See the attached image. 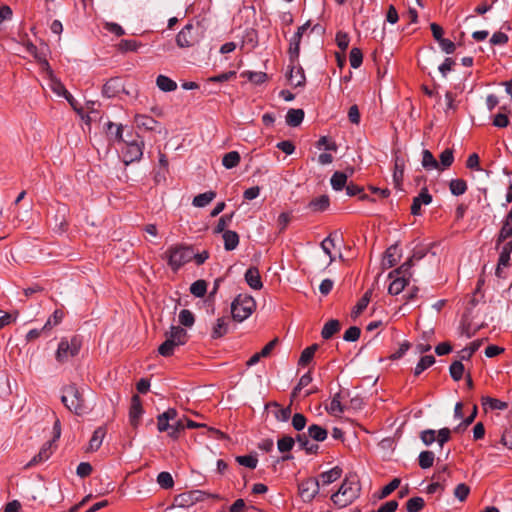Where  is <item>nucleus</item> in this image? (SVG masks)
<instances>
[{"label":"nucleus","mask_w":512,"mask_h":512,"mask_svg":"<svg viewBox=\"0 0 512 512\" xmlns=\"http://www.w3.org/2000/svg\"><path fill=\"white\" fill-rule=\"evenodd\" d=\"M361 492V485L355 474L347 475L339 489L331 495V501L338 508H345L352 504Z\"/></svg>","instance_id":"obj_1"},{"label":"nucleus","mask_w":512,"mask_h":512,"mask_svg":"<svg viewBox=\"0 0 512 512\" xmlns=\"http://www.w3.org/2000/svg\"><path fill=\"white\" fill-rule=\"evenodd\" d=\"M166 340L158 347V353L163 357H170L175 349L186 344L188 340L187 331L180 326H171L165 332Z\"/></svg>","instance_id":"obj_2"},{"label":"nucleus","mask_w":512,"mask_h":512,"mask_svg":"<svg viewBox=\"0 0 512 512\" xmlns=\"http://www.w3.org/2000/svg\"><path fill=\"white\" fill-rule=\"evenodd\" d=\"M61 401L68 410L77 415H81L85 412L86 407L83 394L75 384H70L63 388Z\"/></svg>","instance_id":"obj_3"},{"label":"nucleus","mask_w":512,"mask_h":512,"mask_svg":"<svg viewBox=\"0 0 512 512\" xmlns=\"http://www.w3.org/2000/svg\"><path fill=\"white\" fill-rule=\"evenodd\" d=\"M168 265L177 271L184 264L193 260L194 250L191 246L175 245L166 251Z\"/></svg>","instance_id":"obj_4"},{"label":"nucleus","mask_w":512,"mask_h":512,"mask_svg":"<svg viewBox=\"0 0 512 512\" xmlns=\"http://www.w3.org/2000/svg\"><path fill=\"white\" fill-rule=\"evenodd\" d=\"M256 309L254 298L247 294L238 295L231 304L232 317L236 321L247 319Z\"/></svg>","instance_id":"obj_5"},{"label":"nucleus","mask_w":512,"mask_h":512,"mask_svg":"<svg viewBox=\"0 0 512 512\" xmlns=\"http://www.w3.org/2000/svg\"><path fill=\"white\" fill-rule=\"evenodd\" d=\"M81 344V340L76 336L71 338L70 341L67 339H62L56 351V360L59 363H65L70 358L75 357L80 351Z\"/></svg>","instance_id":"obj_6"},{"label":"nucleus","mask_w":512,"mask_h":512,"mask_svg":"<svg viewBox=\"0 0 512 512\" xmlns=\"http://www.w3.org/2000/svg\"><path fill=\"white\" fill-rule=\"evenodd\" d=\"M208 495L207 492L201 490H191L181 493L174 497L172 508H189L198 502L204 501Z\"/></svg>","instance_id":"obj_7"},{"label":"nucleus","mask_w":512,"mask_h":512,"mask_svg":"<svg viewBox=\"0 0 512 512\" xmlns=\"http://www.w3.org/2000/svg\"><path fill=\"white\" fill-rule=\"evenodd\" d=\"M39 59V62L41 63L42 67H43V70L46 71L48 77H49V86L51 88V90L57 94L58 96H63L65 97L69 103L73 106V97L71 96V94L65 89L64 85L62 84V82L57 79L54 74H53V71L49 65V63L47 62L46 59H41V58H38Z\"/></svg>","instance_id":"obj_8"},{"label":"nucleus","mask_w":512,"mask_h":512,"mask_svg":"<svg viewBox=\"0 0 512 512\" xmlns=\"http://www.w3.org/2000/svg\"><path fill=\"white\" fill-rule=\"evenodd\" d=\"M320 482L317 478H307L298 484V492L304 502H311L319 493Z\"/></svg>","instance_id":"obj_9"},{"label":"nucleus","mask_w":512,"mask_h":512,"mask_svg":"<svg viewBox=\"0 0 512 512\" xmlns=\"http://www.w3.org/2000/svg\"><path fill=\"white\" fill-rule=\"evenodd\" d=\"M198 42V34L194 33V26L187 24L176 36V43L181 48L193 46Z\"/></svg>","instance_id":"obj_10"},{"label":"nucleus","mask_w":512,"mask_h":512,"mask_svg":"<svg viewBox=\"0 0 512 512\" xmlns=\"http://www.w3.org/2000/svg\"><path fill=\"white\" fill-rule=\"evenodd\" d=\"M144 142L131 141L127 143L123 153V162L127 166L132 162L139 161L143 155Z\"/></svg>","instance_id":"obj_11"},{"label":"nucleus","mask_w":512,"mask_h":512,"mask_svg":"<svg viewBox=\"0 0 512 512\" xmlns=\"http://www.w3.org/2000/svg\"><path fill=\"white\" fill-rule=\"evenodd\" d=\"M121 92L129 94V92L125 90L123 81L118 77L109 79L104 84L103 89H102V94L107 98L116 97Z\"/></svg>","instance_id":"obj_12"},{"label":"nucleus","mask_w":512,"mask_h":512,"mask_svg":"<svg viewBox=\"0 0 512 512\" xmlns=\"http://www.w3.org/2000/svg\"><path fill=\"white\" fill-rule=\"evenodd\" d=\"M143 414L141 399L138 395H133L131 399V406L129 410V422L131 426L137 428L140 418Z\"/></svg>","instance_id":"obj_13"},{"label":"nucleus","mask_w":512,"mask_h":512,"mask_svg":"<svg viewBox=\"0 0 512 512\" xmlns=\"http://www.w3.org/2000/svg\"><path fill=\"white\" fill-rule=\"evenodd\" d=\"M431 202L432 196L429 194L428 189L426 187L422 188L420 194L413 198L411 214L414 216L421 215V206L429 205Z\"/></svg>","instance_id":"obj_14"},{"label":"nucleus","mask_w":512,"mask_h":512,"mask_svg":"<svg viewBox=\"0 0 512 512\" xmlns=\"http://www.w3.org/2000/svg\"><path fill=\"white\" fill-rule=\"evenodd\" d=\"M402 256L401 251L398 248L397 244L391 245L387 248L385 251L383 260H382V266L384 269L391 268L395 266L398 261L400 260Z\"/></svg>","instance_id":"obj_15"},{"label":"nucleus","mask_w":512,"mask_h":512,"mask_svg":"<svg viewBox=\"0 0 512 512\" xmlns=\"http://www.w3.org/2000/svg\"><path fill=\"white\" fill-rule=\"evenodd\" d=\"M336 243H334L333 234H329L321 243L320 247L323 252L328 256V261L323 263L322 270L327 269L336 259L333 255L332 250L335 248Z\"/></svg>","instance_id":"obj_16"},{"label":"nucleus","mask_w":512,"mask_h":512,"mask_svg":"<svg viewBox=\"0 0 512 512\" xmlns=\"http://www.w3.org/2000/svg\"><path fill=\"white\" fill-rule=\"evenodd\" d=\"M287 77L290 84L294 87L304 86L306 81L303 68L301 66L296 67L293 64L290 67Z\"/></svg>","instance_id":"obj_17"},{"label":"nucleus","mask_w":512,"mask_h":512,"mask_svg":"<svg viewBox=\"0 0 512 512\" xmlns=\"http://www.w3.org/2000/svg\"><path fill=\"white\" fill-rule=\"evenodd\" d=\"M105 132L109 140L117 142L123 141V126L121 124L107 121L105 123Z\"/></svg>","instance_id":"obj_18"},{"label":"nucleus","mask_w":512,"mask_h":512,"mask_svg":"<svg viewBox=\"0 0 512 512\" xmlns=\"http://www.w3.org/2000/svg\"><path fill=\"white\" fill-rule=\"evenodd\" d=\"M245 281L252 289L260 290L263 287L259 270L256 267H250L246 271Z\"/></svg>","instance_id":"obj_19"},{"label":"nucleus","mask_w":512,"mask_h":512,"mask_svg":"<svg viewBox=\"0 0 512 512\" xmlns=\"http://www.w3.org/2000/svg\"><path fill=\"white\" fill-rule=\"evenodd\" d=\"M51 445L52 442L45 443L42 448L40 449L39 453L35 455L30 462L26 464V468L32 467L34 465H37L43 461H46L51 456Z\"/></svg>","instance_id":"obj_20"},{"label":"nucleus","mask_w":512,"mask_h":512,"mask_svg":"<svg viewBox=\"0 0 512 512\" xmlns=\"http://www.w3.org/2000/svg\"><path fill=\"white\" fill-rule=\"evenodd\" d=\"M511 252H512V241H508L503 245L500 256H499V260H498V264H497V268H496L497 276H500L501 267L502 266L505 267L508 265Z\"/></svg>","instance_id":"obj_21"},{"label":"nucleus","mask_w":512,"mask_h":512,"mask_svg":"<svg viewBox=\"0 0 512 512\" xmlns=\"http://www.w3.org/2000/svg\"><path fill=\"white\" fill-rule=\"evenodd\" d=\"M105 435H106L105 427H102V426L98 427L94 431V433L89 441V446L87 448V451H90V452L97 451L100 448Z\"/></svg>","instance_id":"obj_22"},{"label":"nucleus","mask_w":512,"mask_h":512,"mask_svg":"<svg viewBox=\"0 0 512 512\" xmlns=\"http://www.w3.org/2000/svg\"><path fill=\"white\" fill-rule=\"evenodd\" d=\"M229 329V321L226 317H220L217 319L212 329L211 337L213 339L221 338L227 334Z\"/></svg>","instance_id":"obj_23"},{"label":"nucleus","mask_w":512,"mask_h":512,"mask_svg":"<svg viewBox=\"0 0 512 512\" xmlns=\"http://www.w3.org/2000/svg\"><path fill=\"white\" fill-rule=\"evenodd\" d=\"M304 111L302 109H289L286 114V123L288 126L297 127L304 119Z\"/></svg>","instance_id":"obj_24"},{"label":"nucleus","mask_w":512,"mask_h":512,"mask_svg":"<svg viewBox=\"0 0 512 512\" xmlns=\"http://www.w3.org/2000/svg\"><path fill=\"white\" fill-rule=\"evenodd\" d=\"M342 475V469L339 466H335L329 471H325L320 474V480L322 485H328L338 480Z\"/></svg>","instance_id":"obj_25"},{"label":"nucleus","mask_w":512,"mask_h":512,"mask_svg":"<svg viewBox=\"0 0 512 512\" xmlns=\"http://www.w3.org/2000/svg\"><path fill=\"white\" fill-rule=\"evenodd\" d=\"M392 279L393 281L390 283L388 287V292L391 295L400 294L409 282L408 278L400 276H394Z\"/></svg>","instance_id":"obj_26"},{"label":"nucleus","mask_w":512,"mask_h":512,"mask_svg":"<svg viewBox=\"0 0 512 512\" xmlns=\"http://www.w3.org/2000/svg\"><path fill=\"white\" fill-rule=\"evenodd\" d=\"M512 236V213H508L498 235V243L505 241Z\"/></svg>","instance_id":"obj_27"},{"label":"nucleus","mask_w":512,"mask_h":512,"mask_svg":"<svg viewBox=\"0 0 512 512\" xmlns=\"http://www.w3.org/2000/svg\"><path fill=\"white\" fill-rule=\"evenodd\" d=\"M404 167H405L404 160L397 156L395 158V164H394L393 181L395 183V186L398 188L401 186V184L403 182Z\"/></svg>","instance_id":"obj_28"},{"label":"nucleus","mask_w":512,"mask_h":512,"mask_svg":"<svg viewBox=\"0 0 512 512\" xmlns=\"http://www.w3.org/2000/svg\"><path fill=\"white\" fill-rule=\"evenodd\" d=\"M224 247L227 251L234 250L239 244V236L235 231L226 230L223 233Z\"/></svg>","instance_id":"obj_29"},{"label":"nucleus","mask_w":512,"mask_h":512,"mask_svg":"<svg viewBox=\"0 0 512 512\" xmlns=\"http://www.w3.org/2000/svg\"><path fill=\"white\" fill-rule=\"evenodd\" d=\"M340 330V322L336 319L329 320L323 327L321 331V336L323 339H330L334 334L339 332Z\"/></svg>","instance_id":"obj_30"},{"label":"nucleus","mask_w":512,"mask_h":512,"mask_svg":"<svg viewBox=\"0 0 512 512\" xmlns=\"http://www.w3.org/2000/svg\"><path fill=\"white\" fill-rule=\"evenodd\" d=\"M156 85L163 92H171L177 88L176 82L165 75L156 78Z\"/></svg>","instance_id":"obj_31"},{"label":"nucleus","mask_w":512,"mask_h":512,"mask_svg":"<svg viewBox=\"0 0 512 512\" xmlns=\"http://www.w3.org/2000/svg\"><path fill=\"white\" fill-rule=\"evenodd\" d=\"M296 441L299 446L306 451L307 454H316L318 452L319 446L317 444L311 443L308 440L306 434H298Z\"/></svg>","instance_id":"obj_32"},{"label":"nucleus","mask_w":512,"mask_h":512,"mask_svg":"<svg viewBox=\"0 0 512 512\" xmlns=\"http://www.w3.org/2000/svg\"><path fill=\"white\" fill-rule=\"evenodd\" d=\"M372 291H367L362 296V298L357 302L355 307L353 308L351 312V316L355 319L357 318L368 306L370 299H371Z\"/></svg>","instance_id":"obj_33"},{"label":"nucleus","mask_w":512,"mask_h":512,"mask_svg":"<svg viewBox=\"0 0 512 512\" xmlns=\"http://www.w3.org/2000/svg\"><path fill=\"white\" fill-rule=\"evenodd\" d=\"M135 123L138 127H143L146 130H154L158 122L150 116L137 114L135 116Z\"/></svg>","instance_id":"obj_34"},{"label":"nucleus","mask_w":512,"mask_h":512,"mask_svg":"<svg viewBox=\"0 0 512 512\" xmlns=\"http://www.w3.org/2000/svg\"><path fill=\"white\" fill-rule=\"evenodd\" d=\"M301 37L299 34H294L290 39L289 55L291 63H294L299 57Z\"/></svg>","instance_id":"obj_35"},{"label":"nucleus","mask_w":512,"mask_h":512,"mask_svg":"<svg viewBox=\"0 0 512 512\" xmlns=\"http://www.w3.org/2000/svg\"><path fill=\"white\" fill-rule=\"evenodd\" d=\"M308 436L315 441H324L327 438V430L317 424L308 427Z\"/></svg>","instance_id":"obj_36"},{"label":"nucleus","mask_w":512,"mask_h":512,"mask_svg":"<svg viewBox=\"0 0 512 512\" xmlns=\"http://www.w3.org/2000/svg\"><path fill=\"white\" fill-rule=\"evenodd\" d=\"M241 157L237 151H231L223 156L222 164L226 169H232L240 163Z\"/></svg>","instance_id":"obj_37"},{"label":"nucleus","mask_w":512,"mask_h":512,"mask_svg":"<svg viewBox=\"0 0 512 512\" xmlns=\"http://www.w3.org/2000/svg\"><path fill=\"white\" fill-rule=\"evenodd\" d=\"M347 178V174L336 171L330 180L332 188L336 191L342 190L346 186Z\"/></svg>","instance_id":"obj_38"},{"label":"nucleus","mask_w":512,"mask_h":512,"mask_svg":"<svg viewBox=\"0 0 512 512\" xmlns=\"http://www.w3.org/2000/svg\"><path fill=\"white\" fill-rule=\"evenodd\" d=\"M422 166L427 170L440 169L439 163L429 150L422 152Z\"/></svg>","instance_id":"obj_39"},{"label":"nucleus","mask_w":512,"mask_h":512,"mask_svg":"<svg viewBox=\"0 0 512 512\" xmlns=\"http://www.w3.org/2000/svg\"><path fill=\"white\" fill-rule=\"evenodd\" d=\"M215 196L216 193L213 191L205 192L195 196L192 203L195 207H205L215 198Z\"/></svg>","instance_id":"obj_40"},{"label":"nucleus","mask_w":512,"mask_h":512,"mask_svg":"<svg viewBox=\"0 0 512 512\" xmlns=\"http://www.w3.org/2000/svg\"><path fill=\"white\" fill-rule=\"evenodd\" d=\"M435 363V358L432 355H426L421 357L414 369V375L419 376L424 370L429 368Z\"/></svg>","instance_id":"obj_41"},{"label":"nucleus","mask_w":512,"mask_h":512,"mask_svg":"<svg viewBox=\"0 0 512 512\" xmlns=\"http://www.w3.org/2000/svg\"><path fill=\"white\" fill-rule=\"evenodd\" d=\"M190 292L195 297H204L207 292V282L202 279L193 282L190 286Z\"/></svg>","instance_id":"obj_42"},{"label":"nucleus","mask_w":512,"mask_h":512,"mask_svg":"<svg viewBox=\"0 0 512 512\" xmlns=\"http://www.w3.org/2000/svg\"><path fill=\"white\" fill-rule=\"evenodd\" d=\"M317 349H318L317 344H313V345L305 348L300 355L298 364L301 366H305L308 363H310V361L313 359V356Z\"/></svg>","instance_id":"obj_43"},{"label":"nucleus","mask_w":512,"mask_h":512,"mask_svg":"<svg viewBox=\"0 0 512 512\" xmlns=\"http://www.w3.org/2000/svg\"><path fill=\"white\" fill-rule=\"evenodd\" d=\"M450 191L455 196L464 194L467 190V184L463 179H453L449 184Z\"/></svg>","instance_id":"obj_44"},{"label":"nucleus","mask_w":512,"mask_h":512,"mask_svg":"<svg viewBox=\"0 0 512 512\" xmlns=\"http://www.w3.org/2000/svg\"><path fill=\"white\" fill-rule=\"evenodd\" d=\"M482 405L489 406L491 409L494 410H504L508 407V404L506 402L489 396L482 397Z\"/></svg>","instance_id":"obj_45"},{"label":"nucleus","mask_w":512,"mask_h":512,"mask_svg":"<svg viewBox=\"0 0 512 512\" xmlns=\"http://www.w3.org/2000/svg\"><path fill=\"white\" fill-rule=\"evenodd\" d=\"M419 466L422 469H428L433 466L434 453L432 451H422L418 457Z\"/></svg>","instance_id":"obj_46"},{"label":"nucleus","mask_w":512,"mask_h":512,"mask_svg":"<svg viewBox=\"0 0 512 512\" xmlns=\"http://www.w3.org/2000/svg\"><path fill=\"white\" fill-rule=\"evenodd\" d=\"M439 158H440V163H439L440 169L439 170H444V169L450 167L454 161L453 150L449 149V148L445 149L440 154Z\"/></svg>","instance_id":"obj_47"},{"label":"nucleus","mask_w":512,"mask_h":512,"mask_svg":"<svg viewBox=\"0 0 512 512\" xmlns=\"http://www.w3.org/2000/svg\"><path fill=\"white\" fill-rule=\"evenodd\" d=\"M329 203V197L327 195H321L310 202V207L314 211H325L329 207Z\"/></svg>","instance_id":"obj_48"},{"label":"nucleus","mask_w":512,"mask_h":512,"mask_svg":"<svg viewBox=\"0 0 512 512\" xmlns=\"http://www.w3.org/2000/svg\"><path fill=\"white\" fill-rule=\"evenodd\" d=\"M449 372L453 380L459 381L463 377L464 373V365L462 363V360L454 361L449 368Z\"/></svg>","instance_id":"obj_49"},{"label":"nucleus","mask_w":512,"mask_h":512,"mask_svg":"<svg viewBox=\"0 0 512 512\" xmlns=\"http://www.w3.org/2000/svg\"><path fill=\"white\" fill-rule=\"evenodd\" d=\"M425 505L422 497L410 498L406 503V509L408 512H420Z\"/></svg>","instance_id":"obj_50"},{"label":"nucleus","mask_w":512,"mask_h":512,"mask_svg":"<svg viewBox=\"0 0 512 512\" xmlns=\"http://www.w3.org/2000/svg\"><path fill=\"white\" fill-rule=\"evenodd\" d=\"M295 445V440L291 436H283L277 442L279 452H289Z\"/></svg>","instance_id":"obj_51"},{"label":"nucleus","mask_w":512,"mask_h":512,"mask_svg":"<svg viewBox=\"0 0 512 512\" xmlns=\"http://www.w3.org/2000/svg\"><path fill=\"white\" fill-rule=\"evenodd\" d=\"M157 483L163 489H170L174 485L172 475L169 472H161L157 476Z\"/></svg>","instance_id":"obj_52"},{"label":"nucleus","mask_w":512,"mask_h":512,"mask_svg":"<svg viewBox=\"0 0 512 512\" xmlns=\"http://www.w3.org/2000/svg\"><path fill=\"white\" fill-rule=\"evenodd\" d=\"M327 411L332 415H338L344 412V407L340 402V393H337L333 397L330 406L327 407Z\"/></svg>","instance_id":"obj_53"},{"label":"nucleus","mask_w":512,"mask_h":512,"mask_svg":"<svg viewBox=\"0 0 512 512\" xmlns=\"http://www.w3.org/2000/svg\"><path fill=\"white\" fill-rule=\"evenodd\" d=\"M242 76L248 78L251 82L255 84H262L267 79V74L264 72L246 71L242 73Z\"/></svg>","instance_id":"obj_54"},{"label":"nucleus","mask_w":512,"mask_h":512,"mask_svg":"<svg viewBox=\"0 0 512 512\" xmlns=\"http://www.w3.org/2000/svg\"><path fill=\"white\" fill-rule=\"evenodd\" d=\"M194 315L190 310L183 309L179 313V322L185 327H191L194 324Z\"/></svg>","instance_id":"obj_55"},{"label":"nucleus","mask_w":512,"mask_h":512,"mask_svg":"<svg viewBox=\"0 0 512 512\" xmlns=\"http://www.w3.org/2000/svg\"><path fill=\"white\" fill-rule=\"evenodd\" d=\"M350 65L358 68L362 64L363 55L359 48H352L349 55Z\"/></svg>","instance_id":"obj_56"},{"label":"nucleus","mask_w":512,"mask_h":512,"mask_svg":"<svg viewBox=\"0 0 512 512\" xmlns=\"http://www.w3.org/2000/svg\"><path fill=\"white\" fill-rule=\"evenodd\" d=\"M184 429V419H179L173 425H170V431L168 432V435L173 439H177L180 433L184 431Z\"/></svg>","instance_id":"obj_57"},{"label":"nucleus","mask_w":512,"mask_h":512,"mask_svg":"<svg viewBox=\"0 0 512 512\" xmlns=\"http://www.w3.org/2000/svg\"><path fill=\"white\" fill-rule=\"evenodd\" d=\"M481 341L476 340L473 341L469 347L464 348L461 351V360H468L471 358V356L480 348Z\"/></svg>","instance_id":"obj_58"},{"label":"nucleus","mask_w":512,"mask_h":512,"mask_svg":"<svg viewBox=\"0 0 512 512\" xmlns=\"http://www.w3.org/2000/svg\"><path fill=\"white\" fill-rule=\"evenodd\" d=\"M360 334H361V329L357 326H351L350 328H348L344 335H343V339L347 342H355L359 339L360 337Z\"/></svg>","instance_id":"obj_59"},{"label":"nucleus","mask_w":512,"mask_h":512,"mask_svg":"<svg viewBox=\"0 0 512 512\" xmlns=\"http://www.w3.org/2000/svg\"><path fill=\"white\" fill-rule=\"evenodd\" d=\"M236 461L245 467H248L250 469H255L258 463L257 458L250 456V455H244V456H237Z\"/></svg>","instance_id":"obj_60"},{"label":"nucleus","mask_w":512,"mask_h":512,"mask_svg":"<svg viewBox=\"0 0 512 512\" xmlns=\"http://www.w3.org/2000/svg\"><path fill=\"white\" fill-rule=\"evenodd\" d=\"M420 439L426 446H429L435 441H437L436 431L433 429L423 430L420 433Z\"/></svg>","instance_id":"obj_61"},{"label":"nucleus","mask_w":512,"mask_h":512,"mask_svg":"<svg viewBox=\"0 0 512 512\" xmlns=\"http://www.w3.org/2000/svg\"><path fill=\"white\" fill-rule=\"evenodd\" d=\"M401 480L399 478H394L390 483L384 486L380 493V498H386L389 496L394 490H396L400 485Z\"/></svg>","instance_id":"obj_62"},{"label":"nucleus","mask_w":512,"mask_h":512,"mask_svg":"<svg viewBox=\"0 0 512 512\" xmlns=\"http://www.w3.org/2000/svg\"><path fill=\"white\" fill-rule=\"evenodd\" d=\"M273 405L278 408V411L275 413L276 419L281 422H286L291 416V407L280 408L277 403H273Z\"/></svg>","instance_id":"obj_63"},{"label":"nucleus","mask_w":512,"mask_h":512,"mask_svg":"<svg viewBox=\"0 0 512 512\" xmlns=\"http://www.w3.org/2000/svg\"><path fill=\"white\" fill-rule=\"evenodd\" d=\"M470 488L464 484H458L454 490V496L459 499L460 501H464L467 496L469 495Z\"/></svg>","instance_id":"obj_64"}]
</instances>
